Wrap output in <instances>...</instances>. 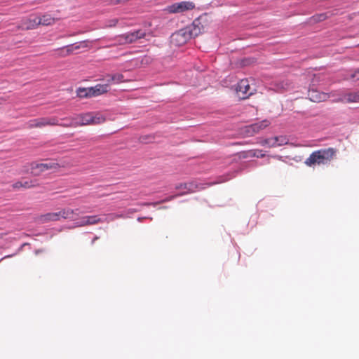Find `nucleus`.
<instances>
[{
    "mask_svg": "<svg viewBox=\"0 0 359 359\" xmlns=\"http://www.w3.org/2000/svg\"><path fill=\"white\" fill-rule=\"evenodd\" d=\"M250 156H256V157H261L263 158L265 156V154L262 153V150H255V151H250Z\"/></svg>",
    "mask_w": 359,
    "mask_h": 359,
    "instance_id": "obj_26",
    "label": "nucleus"
},
{
    "mask_svg": "<svg viewBox=\"0 0 359 359\" xmlns=\"http://www.w3.org/2000/svg\"><path fill=\"white\" fill-rule=\"evenodd\" d=\"M351 78L355 81H359V69H356L351 75Z\"/></svg>",
    "mask_w": 359,
    "mask_h": 359,
    "instance_id": "obj_29",
    "label": "nucleus"
},
{
    "mask_svg": "<svg viewBox=\"0 0 359 359\" xmlns=\"http://www.w3.org/2000/svg\"><path fill=\"white\" fill-rule=\"evenodd\" d=\"M60 168H61V165L55 161L32 163L31 164V171L34 175H39L48 170H57Z\"/></svg>",
    "mask_w": 359,
    "mask_h": 359,
    "instance_id": "obj_3",
    "label": "nucleus"
},
{
    "mask_svg": "<svg viewBox=\"0 0 359 359\" xmlns=\"http://www.w3.org/2000/svg\"><path fill=\"white\" fill-rule=\"evenodd\" d=\"M106 121L105 117L100 113L92 112V125L103 123Z\"/></svg>",
    "mask_w": 359,
    "mask_h": 359,
    "instance_id": "obj_22",
    "label": "nucleus"
},
{
    "mask_svg": "<svg viewBox=\"0 0 359 359\" xmlns=\"http://www.w3.org/2000/svg\"><path fill=\"white\" fill-rule=\"evenodd\" d=\"M107 83L111 84V83H120L122 82L127 81L124 79V76L122 74L116 73L114 74H108L107 76Z\"/></svg>",
    "mask_w": 359,
    "mask_h": 359,
    "instance_id": "obj_19",
    "label": "nucleus"
},
{
    "mask_svg": "<svg viewBox=\"0 0 359 359\" xmlns=\"http://www.w3.org/2000/svg\"><path fill=\"white\" fill-rule=\"evenodd\" d=\"M100 222V218H99L97 215L86 216L81 218L80 226L95 224Z\"/></svg>",
    "mask_w": 359,
    "mask_h": 359,
    "instance_id": "obj_18",
    "label": "nucleus"
},
{
    "mask_svg": "<svg viewBox=\"0 0 359 359\" xmlns=\"http://www.w3.org/2000/svg\"><path fill=\"white\" fill-rule=\"evenodd\" d=\"M195 4L191 1H181L167 6L165 11L168 13H180L193 10Z\"/></svg>",
    "mask_w": 359,
    "mask_h": 359,
    "instance_id": "obj_6",
    "label": "nucleus"
},
{
    "mask_svg": "<svg viewBox=\"0 0 359 359\" xmlns=\"http://www.w3.org/2000/svg\"><path fill=\"white\" fill-rule=\"evenodd\" d=\"M271 124L269 120H263L260 122L247 126L243 128V134L246 137H252Z\"/></svg>",
    "mask_w": 359,
    "mask_h": 359,
    "instance_id": "obj_5",
    "label": "nucleus"
},
{
    "mask_svg": "<svg viewBox=\"0 0 359 359\" xmlns=\"http://www.w3.org/2000/svg\"><path fill=\"white\" fill-rule=\"evenodd\" d=\"M176 189H187L189 191H194L192 183L180 184L176 186Z\"/></svg>",
    "mask_w": 359,
    "mask_h": 359,
    "instance_id": "obj_24",
    "label": "nucleus"
},
{
    "mask_svg": "<svg viewBox=\"0 0 359 359\" xmlns=\"http://www.w3.org/2000/svg\"><path fill=\"white\" fill-rule=\"evenodd\" d=\"M76 95L81 98L92 97L91 95H90L88 88H79L76 90Z\"/></svg>",
    "mask_w": 359,
    "mask_h": 359,
    "instance_id": "obj_23",
    "label": "nucleus"
},
{
    "mask_svg": "<svg viewBox=\"0 0 359 359\" xmlns=\"http://www.w3.org/2000/svg\"><path fill=\"white\" fill-rule=\"evenodd\" d=\"M236 93L241 99H246L253 94L248 79H242L238 83Z\"/></svg>",
    "mask_w": 359,
    "mask_h": 359,
    "instance_id": "obj_8",
    "label": "nucleus"
},
{
    "mask_svg": "<svg viewBox=\"0 0 359 359\" xmlns=\"http://www.w3.org/2000/svg\"><path fill=\"white\" fill-rule=\"evenodd\" d=\"M190 39L186 28H184L171 36V42L175 46H180L185 44Z\"/></svg>",
    "mask_w": 359,
    "mask_h": 359,
    "instance_id": "obj_9",
    "label": "nucleus"
},
{
    "mask_svg": "<svg viewBox=\"0 0 359 359\" xmlns=\"http://www.w3.org/2000/svg\"><path fill=\"white\" fill-rule=\"evenodd\" d=\"M88 41H81L79 45H69L66 47L57 49L59 57H66L73 53L74 50L88 46Z\"/></svg>",
    "mask_w": 359,
    "mask_h": 359,
    "instance_id": "obj_10",
    "label": "nucleus"
},
{
    "mask_svg": "<svg viewBox=\"0 0 359 359\" xmlns=\"http://www.w3.org/2000/svg\"><path fill=\"white\" fill-rule=\"evenodd\" d=\"M48 126H60L58 120L56 117H41L35 119L29 120L27 123V128H43Z\"/></svg>",
    "mask_w": 359,
    "mask_h": 359,
    "instance_id": "obj_4",
    "label": "nucleus"
},
{
    "mask_svg": "<svg viewBox=\"0 0 359 359\" xmlns=\"http://www.w3.org/2000/svg\"><path fill=\"white\" fill-rule=\"evenodd\" d=\"M33 187H34V184L32 180H26L22 182V188L24 189H29Z\"/></svg>",
    "mask_w": 359,
    "mask_h": 359,
    "instance_id": "obj_27",
    "label": "nucleus"
},
{
    "mask_svg": "<svg viewBox=\"0 0 359 359\" xmlns=\"http://www.w3.org/2000/svg\"><path fill=\"white\" fill-rule=\"evenodd\" d=\"M39 27L36 17L32 19L27 18L22 20L21 25L18 26V29H34Z\"/></svg>",
    "mask_w": 359,
    "mask_h": 359,
    "instance_id": "obj_15",
    "label": "nucleus"
},
{
    "mask_svg": "<svg viewBox=\"0 0 359 359\" xmlns=\"http://www.w3.org/2000/svg\"><path fill=\"white\" fill-rule=\"evenodd\" d=\"M287 143V140L283 136L274 137L272 138L264 139L260 141L262 145H267L269 147H276L284 145Z\"/></svg>",
    "mask_w": 359,
    "mask_h": 359,
    "instance_id": "obj_11",
    "label": "nucleus"
},
{
    "mask_svg": "<svg viewBox=\"0 0 359 359\" xmlns=\"http://www.w3.org/2000/svg\"><path fill=\"white\" fill-rule=\"evenodd\" d=\"M72 118L73 117L65 118L64 120L66 121V122L65 123H62V124H70Z\"/></svg>",
    "mask_w": 359,
    "mask_h": 359,
    "instance_id": "obj_31",
    "label": "nucleus"
},
{
    "mask_svg": "<svg viewBox=\"0 0 359 359\" xmlns=\"http://www.w3.org/2000/svg\"><path fill=\"white\" fill-rule=\"evenodd\" d=\"M39 26H49L55 22V19L49 14H44L41 17H36Z\"/></svg>",
    "mask_w": 359,
    "mask_h": 359,
    "instance_id": "obj_17",
    "label": "nucleus"
},
{
    "mask_svg": "<svg viewBox=\"0 0 359 359\" xmlns=\"http://www.w3.org/2000/svg\"><path fill=\"white\" fill-rule=\"evenodd\" d=\"M109 83L106 84H97L93 87L88 88L90 95L91 97H96L104 94L109 91Z\"/></svg>",
    "mask_w": 359,
    "mask_h": 359,
    "instance_id": "obj_12",
    "label": "nucleus"
},
{
    "mask_svg": "<svg viewBox=\"0 0 359 359\" xmlns=\"http://www.w3.org/2000/svg\"><path fill=\"white\" fill-rule=\"evenodd\" d=\"M118 22V20L117 18L110 19L106 22L105 27H114L116 26Z\"/></svg>",
    "mask_w": 359,
    "mask_h": 359,
    "instance_id": "obj_25",
    "label": "nucleus"
},
{
    "mask_svg": "<svg viewBox=\"0 0 359 359\" xmlns=\"http://www.w3.org/2000/svg\"><path fill=\"white\" fill-rule=\"evenodd\" d=\"M121 3H123V0H115L114 1V4H121Z\"/></svg>",
    "mask_w": 359,
    "mask_h": 359,
    "instance_id": "obj_33",
    "label": "nucleus"
},
{
    "mask_svg": "<svg viewBox=\"0 0 359 359\" xmlns=\"http://www.w3.org/2000/svg\"><path fill=\"white\" fill-rule=\"evenodd\" d=\"M57 220H59L57 212L46 213L39 217V221L41 223Z\"/></svg>",
    "mask_w": 359,
    "mask_h": 359,
    "instance_id": "obj_20",
    "label": "nucleus"
},
{
    "mask_svg": "<svg viewBox=\"0 0 359 359\" xmlns=\"http://www.w3.org/2000/svg\"><path fill=\"white\" fill-rule=\"evenodd\" d=\"M99 238L97 236H95L93 240L92 241V243L93 244L95 241H97Z\"/></svg>",
    "mask_w": 359,
    "mask_h": 359,
    "instance_id": "obj_34",
    "label": "nucleus"
},
{
    "mask_svg": "<svg viewBox=\"0 0 359 359\" xmlns=\"http://www.w3.org/2000/svg\"><path fill=\"white\" fill-rule=\"evenodd\" d=\"M280 88H282V89H287L288 88V85L286 83L285 86V85H281V86L280 87Z\"/></svg>",
    "mask_w": 359,
    "mask_h": 359,
    "instance_id": "obj_32",
    "label": "nucleus"
},
{
    "mask_svg": "<svg viewBox=\"0 0 359 359\" xmlns=\"http://www.w3.org/2000/svg\"><path fill=\"white\" fill-rule=\"evenodd\" d=\"M74 211L72 209L67 208L62 209V210L57 212L58 219L64 218V219H72Z\"/></svg>",
    "mask_w": 359,
    "mask_h": 359,
    "instance_id": "obj_21",
    "label": "nucleus"
},
{
    "mask_svg": "<svg viewBox=\"0 0 359 359\" xmlns=\"http://www.w3.org/2000/svg\"><path fill=\"white\" fill-rule=\"evenodd\" d=\"M92 125V112L83 114L73 117L70 124H60V126L76 128L81 126Z\"/></svg>",
    "mask_w": 359,
    "mask_h": 359,
    "instance_id": "obj_7",
    "label": "nucleus"
},
{
    "mask_svg": "<svg viewBox=\"0 0 359 359\" xmlns=\"http://www.w3.org/2000/svg\"><path fill=\"white\" fill-rule=\"evenodd\" d=\"M339 101L344 103L359 102V90L344 94Z\"/></svg>",
    "mask_w": 359,
    "mask_h": 359,
    "instance_id": "obj_14",
    "label": "nucleus"
},
{
    "mask_svg": "<svg viewBox=\"0 0 359 359\" xmlns=\"http://www.w3.org/2000/svg\"><path fill=\"white\" fill-rule=\"evenodd\" d=\"M12 186L13 188L15 189L22 188V181L16 182Z\"/></svg>",
    "mask_w": 359,
    "mask_h": 359,
    "instance_id": "obj_30",
    "label": "nucleus"
},
{
    "mask_svg": "<svg viewBox=\"0 0 359 359\" xmlns=\"http://www.w3.org/2000/svg\"><path fill=\"white\" fill-rule=\"evenodd\" d=\"M336 154L337 149L332 147L318 149L313 151L304 163L309 167L327 164L334 158Z\"/></svg>",
    "mask_w": 359,
    "mask_h": 359,
    "instance_id": "obj_1",
    "label": "nucleus"
},
{
    "mask_svg": "<svg viewBox=\"0 0 359 359\" xmlns=\"http://www.w3.org/2000/svg\"><path fill=\"white\" fill-rule=\"evenodd\" d=\"M146 32L142 29H138L132 32H127L121 34L116 37L118 43L120 45L133 43L139 39H144Z\"/></svg>",
    "mask_w": 359,
    "mask_h": 359,
    "instance_id": "obj_2",
    "label": "nucleus"
},
{
    "mask_svg": "<svg viewBox=\"0 0 359 359\" xmlns=\"http://www.w3.org/2000/svg\"><path fill=\"white\" fill-rule=\"evenodd\" d=\"M313 18L315 20L320 22L325 20L327 18V15L326 13H321L314 16Z\"/></svg>",
    "mask_w": 359,
    "mask_h": 359,
    "instance_id": "obj_28",
    "label": "nucleus"
},
{
    "mask_svg": "<svg viewBox=\"0 0 359 359\" xmlns=\"http://www.w3.org/2000/svg\"><path fill=\"white\" fill-rule=\"evenodd\" d=\"M309 99L314 102H320L326 100L328 98V95L324 93H320L315 90L309 91Z\"/></svg>",
    "mask_w": 359,
    "mask_h": 359,
    "instance_id": "obj_16",
    "label": "nucleus"
},
{
    "mask_svg": "<svg viewBox=\"0 0 359 359\" xmlns=\"http://www.w3.org/2000/svg\"><path fill=\"white\" fill-rule=\"evenodd\" d=\"M6 233H0V239H2Z\"/></svg>",
    "mask_w": 359,
    "mask_h": 359,
    "instance_id": "obj_35",
    "label": "nucleus"
},
{
    "mask_svg": "<svg viewBox=\"0 0 359 359\" xmlns=\"http://www.w3.org/2000/svg\"><path fill=\"white\" fill-rule=\"evenodd\" d=\"M203 26L199 20H194L191 26L185 27L190 38L196 37L201 33Z\"/></svg>",
    "mask_w": 359,
    "mask_h": 359,
    "instance_id": "obj_13",
    "label": "nucleus"
}]
</instances>
